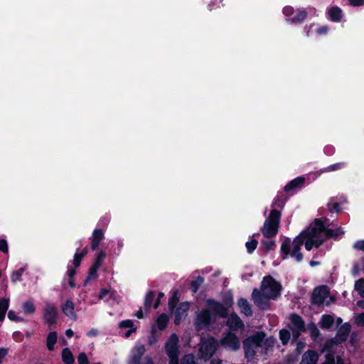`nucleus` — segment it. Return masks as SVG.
<instances>
[{
    "label": "nucleus",
    "instance_id": "nucleus-42",
    "mask_svg": "<svg viewBox=\"0 0 364 364\" xmlns=\"http://www.w3.org/2000/svg\"><path fill=\"white\" fill-rule=\"evenodd\" d=\"M0 251H2L4 253H7L9 252L8 244L6 240H0Z\"/></svg>",
    "mask_w": 364,
    "mask_h": 364
},
{
    "label": "nucleus",
    "instance_id": "nucleus-22",
    "mask_svg": "<svg viewBox=\"0 0 364 364\" xmlns=\"http://www.w3.org/2000/svg\"><path fill=\"white\" fill-rule=\"evenodd\" d=\"M328 14L329 18L333 21H339L342 18V11L337 6L331 8L328 11Z\"/></svg>",
    "mask_w": 364,
    "mask_h": 364
},
{
    "label": "nucleus",
    "instance_id": "nucleus-39",
    "mask_svg": "<svg viewBox=\"0 0 364 364\" xmlns=\"http://www.w3.org/2000/svg\"><path fill=\"white\" fill-rule=\"evenodd\" d=\"M119 327L121 328H134V324L131 320H125V321H122L119 323Z\"/></svg>",
    "mask_w": 364,
    "mask_h": 364
},
{
    "label": "nucleus",
    "instance_id": "nucleus-35",
    "mask_svg": "<svg viewBox=\"0 0 364 364\" xmlns=\"http://www.w3.org/2000/svg\"><path fill=\"white\" fill-rule=\"evenodd\" d=\"M257 241L256 240H251L245 243V246L249 253H252L257 247Z\"/></svg>",
    "mask_w": 364,
    "mask_h": 364
},
{
    "label": "nucleus",
    "instance_id": "nucleus-23",
    "mask_svg": "<svg viewBox=\"0 0 364 364\" xmlns=\"http://www.w3.org/2000/svg\"><path fill=\"white\" fill-rule=\"evenodd\" d=\"M334 323V318L329 314H325L321 316L320 326L322 328L328 329L332 326Z\"/></svg>",
    "mask_w": 364,
    "mask_h": 364
},
{
    "label": "nucleus",
    "instance_id": "nucleus-43",
    "mask_svg": "<svg viewBox=\"0 0 364 364\" xmlns=\"http://www.w3.org/2000/svg\"><path fill=\"white\" fill-rule=\"evenodd\" d=\"M355 323L358 326H364V312L355 317Z\"/></svg>",
    "mask_w": 364,
    "mask_h": 364
},
{
    "label": "nucleus",
    "instance_id": "nucleus-41",
    "mask_svg": "<svg viewBox=\"0 0 364 364\" xmlns=\"http://www.w3.org/2000/svg\"><path fill=\"white\" fill-rule=\"evenodd\" d=\"M78 364H88L87 358L85 353H81L77 357Z\"/></svg>",
    "mask_w": 364,
    "mask_h": 364
},
{
    "label": "nucleus",
    "instance_id": "nucleus-40",
    "mask_svg": "<svg viewBox=\"0 0 364 364\" xmlns=\"http://www.w3.org/2000/svg\"><path fill=\"white\" fill-rule=\"evenodd\" d=\"M322 364H335L334 355L331 353L326 354V360Z\"/></svg>",
    "mask_w": 364,
    "mask_h": 364
},
{
    "label": "nucleus",
    "instance_id": "nucleus-18",
    "mask_svg": "<svg viewBox=\"0 0 364 364\" xmlns=\"http://www.w3.org/2000/svg\"><path fill=\"white\" fill-rule=\"evenodd\" d=\"M168 321V318L166 314H161L156 319V323L152 326L151 330L154 331L156 328L160 331L165 329Z\"/></svg>",
    "mask_w": 364,
    "mask_h": 364
},
{
    "label": "nucleus",
    "instance_id": "nucleus-52",
    "mask_svg": "<svg viewBox=\"0 0 364 364\" xmlns=\"http://www.w3.org/2000/svg\"><path fill=\"white\" fill-rule=\"evenodd\" d=\"M284 205V203L283 201L280 200H275V201L274 202L272 206H273V209H275L276 207H282Z\"/></svg>",
    "mask_w": 364,
    "mask_h": 364
},
{
    "label": "nucleus",
    "instance_id": "nucleus-11",
    "mask_svg": "<svg viewBox=\"0 0 364 364\" xmlns=\"http://www.w3.org/2000/svg\"><path fill=\"white\" fill-rule=\"evenodd\" d=\"M221 346L230 350H236L240 347L239 338L235 333L228 332L220 341Z\"/></svg>",
    "mask_w": 364,
    "mask_h": 364
},
{
    "label": "nucleus",
    "instance_id": "nucleus-8",
    "mask_svg": "<svg viewBox=\"0 0 364 364\" xmlns=\"http://www.w3.org/2000/svg\"><path fill=\"white\" fill-rule=\"evenodd\" d=\"M217 346V341L212 337L203 339L199 348V358L205 360H208L215 353Z\"/></svg>",
    "mask_w": 364,
    "mask_h": 364
},
{
    "label": "nucleus",
    "instance_id": "nucleus-25",
    "mask_svg": "<svg viewBox=\"0 0 364 364\" xmlns=\"http://www.w3.org/2000/svg\"><path fill=\"white\" fill-rule=\"evenodd\" d=\"M304 183V178L302 177L296 178L291 181H290L288 184L284 186V191H289L290 190H293L296 188L301 187Z\"/></svg>",
    "mask_w": 364,
    "mask_h": 364
},
{
    "label": "nucleus",
    "instance_id": "nucleus-53",
    "mask_svg": "<svg viewBox=\"0 0 364 364\" xmlns=\"http://www.w3.org/2000/svg\"><path fill=\"white\" fill-rule=\"evenodd\" d=\"M98 334V331L97 329H91L90 331H89L87 333V335L90 337H92V336H97Z\"/></svg>",
    "mask_w": 364,
    "mask_h": 364
},
{
    "label": "nucleus",
    "instance_id": "nucleus-12",
    "mask_svg": "<svg viewBox=\"0 0 364 364\" xmlns=\"http://www.w3.org/2000/svg\"><path fill=\"white\" fill-rule=\"evenodd\" d=\"M43 318L46 323L52 325L56 323L57 309L53 304L47 302L43 310Z\"/></svg>",
    "mask_w": 364,
    "mask_h": 364
},
{
    "label": "nucleus",
    "instance_id": "nucleus-15",
    "mask_svg": "<svg viewBox=\"0 0 364 364\" xmlns=\"http://www.w3.org/2000/svg\"><path fill=\"white\" fill-rule=\"evenodd\" d=\"M188 309L189 304L186 302L181 303L177 308L174 320V323L176 325L179 324L181 321L186 316Z\"/></svg>",
    "mask_w": 364,
    "mask_h": 364
},
{
    "label": "nucleus",
    "instance_id": "nucleus-10",
    "mask_svg": "<svg viewBox=\"0 0 364 364\" xmlns=\"http://www.w3.org/2000/svg\"><path fill=\"white\" fill-rule=\"evenodd\" d=\"M289 327L292 331L293 336L297 338L302 332L305 331V324L299 315L293 314L289 316Z\"/></svg>",
    "mask_w": 364,
    "mask_h": 364
},
{
    "label": "nucleus",
    "instance_id": "nucleus-51",
    "mask_svg": "<svg viewBox=\"0 0 364 364\" xmlns=\"http://www.w3.org/2000/svg\"><path fill=\"white\" fill-rule=\"evenodd\" d=\"M7 354V350L5 348L0 349V364L2 363L4 358Z\"/></svg>",
    "mask_w": 364,
    "mask_h": 364
},
{
    "label": "nucleus",
    "instance_id": "nucleus-3",
    "mask_svg": "<svg viewBox=\"0 0 364 364\" xmlns=\"http://www.w3.org/2000/svg\"><path fill=\"white\" fill-rule=\"evenodd\" d=\"M206 303L208 309L202 310L196 320V328L199 329L205 328L211 323H215V315L225 318L228 314V309L221 303L210 299H208Z\"/></svg>",
    "mask_w": 364,
    "mask_h": 364
},
{
    "label": "nucleus",
    "instance_id": "nucleus-13",
    "mask_svg": "<svg viewBox=\"0 0 364 364\" xmlns=\"http://www.w3.org/2000/svg\"><path fill=\"white\" fill-rule=\"evenodd\" d=\"M146 348L144 345H137L134 346L130 354L129 364H140V360L145 353Z\"/></svg>",
    "mask_w": 364,
    "mask_h": 364
},
{
    "label": "nucleus",
    "instance_id": "nucleus-38",
    "mask_svg": "<svg viewBox=\"0 0 364 364\" xmlns=\"http://www.w3.org/2000/svg\"><path fill=\"white\" fill-rule=\"evenodd\" d=\"M154 296H155V294L153 291H149L146 294V299H145V306H146V307H147V308H150L151 307V303H152L153 299H154Z\"/></svg>",
    "mask_w": 364,
    "mask_h": 364
},
{
    "label": "nucleus",
    "instance_id": "nucleus-30",
    "mask_svg": "<svg viewBox=\"0 0 364 364\" xmlns=\"http://www.w3.org/2000/svg\"><path fill=\"white\" fill-rule=\"evenodd\" d=\"M114 291L112 289H102L100 291L99 298L100 299L108 301L109 299L114 297Z\"/></svg>",
    "mask_w": 364,
    "mask_h": 364
},
{
    "label": "nucleus",
    "instance_id": "nucleus-16",
    "mask_svg": "<svg viewBox=\"0 0 364 364\" xmlns=\"http://www.w3.org/2000/svg\"><path fill=\"white\" fill-rule=\"evenodd\" d=\"M318 355L314 350H308L302 356L301 363L304 364H317Z\"/></svg>",
    "mask_w": 364,
    "mask_h": 364
},
{
    "label": "nucleus",
    "instance_id": "nucleus-17",
    "mask_svg": "<svg viewBox=\"0 0 364 364\" xmlns=\"http://www.w3.org/2000/svg\"><path fill=\"white\" fill-rule=\"evenodd\" d=\"M238 306L240 309V311L244 314L247 316H250L252 314V311L251 308V305L248 302V301L245 299L241 298L238 300L237 302Z\"/></svg>",
    "mask_w": 364,
    "mask_h": 364
},
{
    "label": "nucleus",
    "instance_id": "nucleus-63",
    "mask_svg": "<svg viewBox=\"0 0 364 364\" xmlns=\"http://www.w3.org/2000/svg\"><path fill=\"white\" fill-rule=\"evenodd\" d=\"M210 364H221V361L220 360H213Z\"/></svg>",
    "mask_w": 364,
    "mask_h": 364
},
{
    "label": "nucleus",
    "instance_id": "nucleus-34",
    "mask_svg": "<svg viewBox=\"0 0 364 364\" xmlns=\"http://www.w3.org/2000/svg\"><path fill=\"white\" fill-rule=\"evenodd\" d=\"M105 257H106V254L105 252H103V251L100 252L93 265L100 268V267L102 265V262L105 259Z\"/></svg>",
    "mask_w": 364,
    "mask_h": 364
},
{
    "label": "nucleus",
    "instance_id": "nucleus-55",
    "mask_svg": "<svg viewBox=\"0 0 364 364\" xmlns=\"http://www.w3.org/2000/svg\"><path fill=\"white\" fill-rule=\"evenodd\" d=\"M327 32V28L326 27H321L320 28L318 29L317 31V33L318 34H323V33H326Z\"/></svg>",
    "mask_w": 364,
    "mask_h": 364
},
{
    "label": "nucleus",
    "instance_id": "nucleus-50",
    "mask_svg": "<svg viewBox=\"0 0 364 364\" xmlns=\"http://www.w3.org/2000/svg\"><path fill=\"white\" fill-rule=\"evenodd\" d=\"M81 259L80 257H78V252H76L74 255L73 258V264L75 267H78L80 264Z\"/></svg>",
    "mask_w": 364,
    "mask_h": 364
},
{
    "label": "nucleus",
    "instance_id": "nucleus-58",
    "mask_svg": "<svg viewBox=\"0 0 364 364\" xmlns=\"http://www.w3.org/2000/svg\"><path fill=\"white\" fill-rule=\"evenodd\" d=\"M136 331V328H130L126 333H125V336L126 337H129L130 336V335L133 333V332H135Z\"/></svg>",
    "mask_w": 364,
    "mask_h": 364
},
{
    "label": "nucleus",
    "instance_id": "nucleus-32",
    "mask_svg": "<svg viewBox=\"0 0 364 364\" xmlns=\"http://www.w3.org/2000/svg\"><path fill=\"white\" fill-rule=\"evenodd\" d=\"M99 267H95L94 265L92 266V267L89 270L88 276L86 279V282H87L90 280L95 279L97 277V269Z\"/></svg>",
    "mask_w": 364,
    "mask_h": 364
},
{
    "label": "nucleus",
    "instance_id": "nucleus-46",
    "mask_svg": "<svg viewBox=\"0 0 364 364\" xmlns=\"http://www.w3.org/2000/svg\"><path fill=\"white\" fill-rule=\"evenodd\" d=\"M328 207L331 212H333V211L339 212V210H340L339 205L338 203H333V204L328 203Z\"/></svg>",
    "mask_w": 364,
    "mask_h": 364
},
{
    "label": "nucleus",
    "instance_id": "nucleus-9",
    "mask_svg": "<svg viewBox=\"0 0 364 364\" xmlns=\"http://www.w3.org/2000/svg\"><path fill=\"white\" fill-rule=\"evenodd\" d=\"M283 13L287 18V21L292 23H301L307 16L305 10L299 9H294L289 6H287L284 8Z\"/></svg>",
    "mask_w": 364,
    "mask_h": 364
},
{
    "label": "nucleus",
    "instance_id": "nucleus-54",
    "mask_svg": "<svg viewBox=\"0 0 364 364\" xmlns=\"http://www.w3.org/2000/svg\"><path fill=\"white\" fill-rule=\"evenodd\" d=\"M75 274V269H71V268H68V275L69 278H73V277L74 276Z\"/></svg>",
    "mask_w": 364,
    "mask_h": 364
},
{
    "label": "nucleus",
    "instance_id": "nucleus-6",
    "mask_svg": "<svg viewBox=\"0 0 364 364\" xmlns=\"http://www.w3.org/2000/svg\"><path fill=\"white\" fill-rule=\"evenodd\" d=\"M311 301L317 306H328L334 301L326 286H320L314 289L311 295Z\"/></svg>",
    "mask_w": 364,
    "mask_h": 364
},
{
    "label": "nucleus",
    "instance_id": "nucleus-14",
    "mask_svg": "<svg viewBox=\"0 0 364 364\" xmlns=\"http://www.w3.org/2000/svg\"><path fill=\"white\" fill-rule=\"evenodd\" d=\"M226 324L230 330L237 331L244 328V323L236 314H231L228 317Z\"/></svg>",
    "mask_w": 364,
    "mask_h": 364
},
{
    "label": "nucleus",
    "instance_id": "nucleus-7",
    "mask_svg": "<svg viewBox=\"0 0 364 364\" xmlns=\"http://www.w3.org/2000/svg\"><path fill=\"white\" fill-rule=\"evenodd\" d=\"M264 334L253 336L244 341L243 347L247 358H252L257 349L262 346Z\"/></svg>",
    "mask_w": 364,
    "mask_h": 364
},
{
    "label": "nucleus",
    "instance_id": "nucleus-21",
    "mask_svg": "<svg viewBox=\"0 0 364 364\" xmlns=\"http://www.w3.org/2000/svg\"><path fill=\"white\" fill-rule=\"evenodd\" d=\"M355 289L358 291L360 296L364 298V279H360L355 282ZM357 304L362 309H364V300L358 301Z\"/></svg>",
    "mask_w": 364,
    "mask_h": 364
},
{
    "label": "nucleus",
    "instance_id": "nucleus-48",
    "mask_svg": "<svg viewBox=\"0 0 364 364\" xmlns=\"http://www.w3.org/2000/svg\"><path fill=\"white\" fill-rule=\"evenodd\" d=\"M354 247L355 249H358V250H362L364 252V240H359V241H357L355 244H354Z\"/></svg>",
    "mask_w": 364,
    "mask_h": 364
},
{
    "label": "nucleus",
    "instance_id": "nucleus-19",
    "mask_svg": "<svg viewBox=\"0 0 364 364\" xmlns=\"http://www.w3.org/2000/svg\"><path fill=\"white\" fill-rule=\"evenodd\" d=\"M63 312L73 321H76L77 315L74 311V304L71 301H67L62 308Z\"/></svg>",
    "mask_w": 364,
    "mask_h": 364
},
{
    "label": "nucleus",
    "instance_id": "nucleus-26",
    "mask_svg": "<svg viewBox=\"0 0 364 364\" xmlns=\"http://www.w3.org/2000/svg\"><path fill=\"white\" fill-rule=\"evenodd\" d=\"M57 342V333L56 332H50L46 339V346L49 350H54V346Z\"/></svg>",
    "mask_w": 364,
    "mask_h": 364
},
{
    "label": "nucleus",
    "instance_id": "nucleus-29",
    "mask_svg": "<svg viewBox=\"0 0 364 364\" xmlns=\"http://www.w3.org/2000/svg\"><path fill=\"white\" fill-rule=\"evenodd\" d=\"M22 308L24 314L26 315L33 314L36 311L34 303L31 300L25 301L22 305Z\"/></svg>",
    "mask_w": 364,
    "mask_h": 364
},
{
    "label": "nucleus",
    "instance_id": "nucleus-4",
    "mask_svg": "<svg viewBox=\"0 0 364 364\" xmlns=\"http://www.w3.org/2000/svg\"><path fill=\"white\" fill-rule=\"evenodd\" d=\"M178 341L177 335L173 333L165 345L166 353L170 359L169 364H178ZM181 364H196L194 355L192 354L186 355Z\"/></svg>",
    "mask_w": 364,
    "mask_h": 364
},
{
    "label": "nucleus",
    "instance_id": "nucleus-27",
    "mask_svg": "<svg viewBox=\"0 0 364 364\" xmlns=\"http://www.w3.org/2000/svg\"><path fill=\"white\" fill-rule=\"evenodd\" d=\"M62 360L65 364H73L74 358L69 348H65L63 350Z\"/></svg>",
    "mask_w": 364,
    "mask_h": 364
},
{
    "label": "nucleus",
    "instance_id": "nucleus-57",
    "mask_svg": "<svg viewBox=\"0 0 364 364\" xmlns=\"http://www.w3.org/2000/svg\"><path fill=\"white\" fill-rule=\"evenodd\" d=\"M135 316L138 318H142L144 317V314H143V311L142 310H139L136 314H135Z\"/></svg>",
    "mask_w": 364,
    "mask_h": 364
},
{
    "label": "nucleus",
    "instance_id": "nucleus-64",
    "mask_svg": "<svg viewBox=\"0 0 364 364\" xmlns=\"http://www.w3.org/2000/svg\"><path fill=\"white\" fill-rule=\"evenodd\" d=\"M318 264H319V262H316V261H311V262H310V265H311V267H314V266H316V265H318Z\"/></svg>",
    "mask_w": 364,
    "mask_h": 364
},
{
    "label": "nucleus",
    "instance_id": "nucleus-45",
    "mask_svg": "<svg viewBox=\"0 0 364 364\" xmlns=\"http://www.w3.org/2000/svg\"><path fill=\"white\" fill-rule=\"evenodd\" d=\"M8 318L10 320H13V321H22V319L20 318L19 317H18L16 315V313L14 311H9V313H8Z\"/></svg>",
    "mask_w": 364,
    "mask_h": 364
},
{
    "label": "nucleus",
    "instance_id": "nucleus-44",
    "mask_svg": "<svg viewBox=\"0 0 364 364\" xmlns=\"http://www.w3.org/2000/svg\"><path fill=\"white\" fill-rule=\"evenodd\" d=\"M343 163H338V164L331 165L327 168V171H333L338 170V169L341 168L343 166Z\"/></svg>",
    "mask_w": 364,
    "mask_h": 364
},
{
    "label": "nucleus",
    "instance_id": "nucleus-1",
    "mask_svg": "<svg viewBox=\"0 0 364 364\" xmlns=\"http://www.w3.org/2000/svg\"><path fill=\"white\" fill-rule=\"evenodd\" d=\"M341 228L331 230L326 228L321 219H316L314 223L303 231L294 240L286 239L282 244L281 252L283 259L290 255L297 262L302 260L303 255L300 252L301 247L305 243V248L310 251L314 247H318L327 238H337L343 235Z\"/></svg>",
    "mask_w": 364,
    "mask_h": 364
},
{
    "label": "nucleus",
    "instance_id": "nucleus-49",
    "mask_svg": "<svg viewBox=\"0 0 364 364\" xmlns=\"http://www.w3.org/2000/svg\"><path fill=\"white\" fill-rule=\"evenodd\" d=\"M348 1L353 6H359L364 4V0H348Z\"/></svg>",
    "mask_w": 364,
    "mask_h": 364
},
{
    "label": "nucleus",
    "instance_id": "nucleus-56",
    "mask_svg": "<svg viewBox=\"0 0 364 364\" xmlns=\"http://www.w3.org/2000/svg\"><path fill=\"white\" fill-rule=\"evenodd\" d=\"M304 343H297V348H296V350L298 351V353H300L301 351L302 350V349L304 348Z\"/></svg>",
    "mask_w": 364,
    "mask_h": 364
},
{
    "label": "nucleus",
    "instance_id": "nucleus-59",
    "mask_svg": "<svg viewBox=\"0 0 364 364\" xmlns=\"http://www.w3.org/2000/svg\"><path fill=\"white\" fill-rule=\"evenodd\" d=\"M65 334L68 338H71L73 336V331L71 329H68Z\"/></svg>",
    "mask_w": 364,
    "mask_h": 364
},
{
    "label": "nucleus",
    "instance_id": "nucleus-2",
    "mask_svg": "<svg viewBox=\"0 0 364 364\" xmlns=\"http://www.w3.org/2000/svg\"><path fill=\"white\" fill-rule=\"evenodd\" d=\"M282 289V285L272 277H264L261 290L255 289L252 291V300L255 304L260 309H265L268 308V301L274 299L279 296Z\"/></svg>",
    "mask_w": 364,
    "mask_h": 364
},
{
    "label": "nucleus",
    "instance_id": "nucleus-62",
    "mask_svg": "<svg viewBox=\"0 0 364 364\" xmlns=\"http://www.w3.org/2000/svg\"><path fill=\"white\" fill-rule=\"evenodd\" d=\"M69 284H70V286L71 287H75V284H74L73 278H70L69 279Z\"/></svg>",
    "mask_w": 364,
    "mask_h": 364
},
{
    "label": "nucleus",
    "instance_id": "nucleus-61",
    "mask_svg": "<svg viewBox=\"0 0 364 364\" xmlns=\"http://www.w3.org/2000/svg\"><path fill=\"white\" fill-rule=\"evenodd\" d=\"M87 252V248H85L82 250V252H80L81 254V257H84Z\"/></svg>",
    "mask_w": 364,
    "mask_h": 364
},
{
    "label": "nucleus",
    "instance_id": "nucleus-5",
    "mask_svg": "<svg viewBox=\"0 0 364 364\" xmlns=\"http://www.w3.org/2000/svg\"><path fill=\"white\" fill-rule=\"evenodd\" d=\"M280 212L276 209H272L269 216L265 220L261 231L265 237L271 238L274 237L278 232Z\"/></svg>",
    "mask_w": 364,
    "mask_h": 364
},
{
    "label": "nucleus",
    "instance_id": "nucleus-24",
    "mask_svg": "<svg viewBox=\"0 0 364 364\" xmlns=\"http://www.w3.org/2000/svg\"><path fill=\"white\" fill-rule=\"evenodd\" d=\"M350 331V326L348 324H344L338 331L337 341H343L347 338L348 333Z\"/></svg>",
    "mask_w": 364,
    "mask_h": 364
},
{
    "label": "nucleus",
    "instance_id": "nucleus-60",
    "mask_svg": "<svg viewBox=\"0 0 364 364\" xmlns=\"http://www.w3.org/2000/svg\"><path fill=\"white\" fill-rule=\"evenodd\" d=\"M145 362H146V364H153V362H152L151 359L149 357H146L145 358Z\"/></svg>",
    "mask_w": 364,
    "mask_h": 364
},
{
    "label": "nucleus",
    "instance_id": "nucleus-47",
    "mask_svg": "<svg viewBox=\"0 0 364 364\" xmlns=\"http://www.w3.org/2000/svg\"><path fill=\"white\" fill-rule=\"evenodd\" d=\"M262 245L265 246L267 250H271L275 245L274 241H262Z\"/></svg>",
    "mask_w": 364,
    "mask_h": 364
},
{
    "label": "nucleus",
    "instance_id": "nucleus-37",
    "mask_svg": "<svg viewBox=\"0 0 364 364\" xmlns=\"http://www.w3.org/2000/svg\"><path fill=\"white\" fill-rule=\"evenodd\" d=\"M203 278L201 277H198L196 280L191 282L192 288L193 289V291L196 292L198 287L203 283Z\"/></svg>",
    "mask_w": 364,
    "mask_h": 364
},
{
    "label": "nucleus",
    "instance_id": "nucleus-36",
    "mask_svg": "<svg viewBox=\"0 0 364 364\" xmlns=\"http://www.w3.org/2000/svg\"><path fill=\"white\" fill-rule=\"evenodd\" d=\"M309 329L311 333V337L314 338H316L319 336V330L315 323H310L309 325Z\"/></svg>",
    "mask_w": 364,
    "mask_h": 364
},
{
    "label": "nucleus",
    "instance_id": "nucleus-20",
    "mask_svg": "<svg viewBox=\"0 0 364 364\" xmlns=\"http://www.w3.org/2000/svg\"><path fill=\"white\" fill-rule=\"evenodd\" d=\"M104 238V234L102 231L100 229H96L94 230L92 234V250H96L100 242Z\"/></svg>",
    "mask_w": 364,
    "mask_h": 364
},
{
    "label": "nucleus",
    "instance_id": "nucleus-31",
    "mask_svg": "<svg viewBox=\"0 0 364 364\" xmlns=\"http://www.w3.org/2000/svg\"><path fill=\"white\" fill-rule=\"evenodd\" d=\"M291 338L290 332L287 329H282L279 331V338L283 345L288 343Z\"/></svg>",
    "mask_w": 364,
    "mask_h": 364
},
{
    "label": "nucleus",
    "instance_id": "nucleus-28",
    "mask_svg": "<svg viewBox=\"0 0 364 364\" xmlns=\"http://www.w3.org/2000/svg\"><path fill=\"white\" fill-rule=\"evenodd\" d=\"M9 306V299H2L0 300V321H3L5 314Z\"/></svg>",
    "mask_w": 364,
    "mask_h": 364
},
{
    "label": "nucleus",
    "instance_id": "nucleus-33",
    "mask_svg": "<svg viewBox=\"0 0 364 364\" xmlns=\"http://www.w3.org/2000/svg\"><path fill=\"white\" fill-rule=\"evenodd\" d=\"M24 270H25V267H21L18 270L13 272L11 274V281L13 282H16L20 281L22 274L23 273Z\"/></svg>",
    "mask_w": 364,
    "mask_h": 364
}]
</instances>
